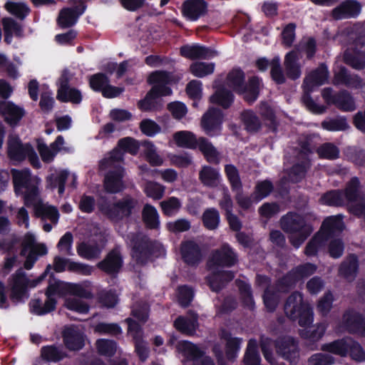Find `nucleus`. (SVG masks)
<instances>
[{"mask_svg": "<svg viewBox=\"0 0 365 365\" xmlns=\"http://www.w3.org/2000/svg\"><path fill=\"white\" fill-rule=\"evenodd\" d=\"M123 153L118 149H114L109 156L103 159L99 164L101 170H108L104 178V188L110 193H118L125 189L123 178L125 170L121 166Z\"/></svg>", "mask_w": 365, "mask_h": 365, "instance_id": "obj_1", "label": "nucleus"}, {"mask_svg": "<svg viewBox=\"0 0 365 365\" xmlns=\"http://www.w3.org/2000/svg\"><path fill=\"white\" fill-rule=\"evenodd\" d=\"M52 267L48 264L43 273L37 279H29L22 268L18 269L8 279L9 299L14 305L25 303L29 297V287H35L48 274Z\"/></svg>", "mask_w": 365, "mask_h": 365, "instance_id": "obj_2", "label": "nucleus"}, {"mask_svg": "<svg viewBox=\"0 0 365 365\" xmlns=\"http://www.w3.org/2000/svg\"><path fill=\"white\" fill-rule=\"evenodd\" d=\"M12 177L15 194L22 196L25 206L34 205L39 195L40 179L33 176L29 169H14Z\"/></svg>", "mask_w": 365, "mask_h": 365, "instance_id": "obj_3", "label": "nucleus"}, {"mask_svg": "<svg viewBox=\"0 0 365 365\" xmlns=\"http://www.w3.org/2000/svg\"><path fill=\"white\" fill-rule=\"evenodd\" d=\"M172 80L173 76L168 72L158 71L151 73L148 81L153 87L145 98L138 102L140 109L144 111L151 110L155 108V98L170 95L172 91L168 86Z\"/></svg>", "mask_w": 365, "mask_h": 365, "instance_id": "obj_4", "label": "nucleus"}, {"mask_svg": "<svg viewBox=\"0 0 365 365\" xmlns=\"http://www.w3.org/2000/svg\"><path fill=\"white\" fill-rule=\"evenodd\" d=\"M284 310L286 316L292 321H297L301 327H309L314 322L312 307L299 292H294L287 297Z\"/></svg>", "mask_w": 365, "mask_h": 365, "instance_id": "obj_5", "label": "nucleus"}, {"mask_svg": "<svg viewBox=\"0 0 365 365\" xmlns=\"http://www.w3.org/2000/svg\"><path fill=\"white\" fill-rule=\"evenodd\" d=\"M225 83L234 91L243 94L245 100L248 103H253L258 97L259 78L255 76L251 78L247 86L245 73L240 68H233L228 73Z\"/></svg>", "mask_w": 365, "mask_h": 365, "instance_id": "obj_6", "label": "nucleus"}, {"mask_svg": "<svg viewBox=\"0 0 365 365\" xmlns=\"http://www.w3.org/2000/svg\"><path fill=\"white\" fill-rule=\"evenodd\" d=\"M281 226L284 232L289 234V242L296 248H299L313 231L303 217L292 212L281 219Z\"/></svg>", "mask_w": 365, "mask_h": 365, "instance_id": "obj_7", "label": "nucleus"}, {"mask_svg": "<svg viewBox=\"0 0 365 365\" xmlns=\"http://www.w3.org/2000/svg\"><path fill=\"white\" fill-rule=\"evenodd\" d=\"M359 181L357 178H353L348 183L344 192L339 190L330 191L324 194L320 199L322 204L329 206H340L346 202H350V210L358 205L365 207V205L360 201L359 192Z\"/></svg>", "mask_w": 365, "mask_h": 365, "instance_id": "obj_8", "label": "nucleus"}, {"mask_svg": "<svg viewBox=\"0 0 365 365\" xmlns=\"http://www.w3.org/2000/svg\"><path fill=\"white\" fill-rule=\"evenodd\" d=\"M99 210L110 220L118 221L128 217L138 209V201L131 195H126L112 204L102 199L98 203Z\"/></svg>", "mask_w": 365, "mask_h": 365, "instance_id": "obj_9", "label": "nucleus"}, {"mask_svg": "<svg viewBox=\"0 0 365 365\" xmlns=\"http://www.w3.org/2000/svg\"><path fill=\"white\" fill-rule=\"evenodd\" d=\"M328 78L329 72L327 68L324 65H321L315 71L308 74L304 80V94L302 97V101L306 107L314 113H323L326 110V107L317 104L309 96V93L314 87L325 83Z\"/></svg>", "mask_w": 365, "mask_h": 365, "instance_id": "obj_10", "label": "nucleus"}, {"mask_svg": "<svg viewBox=\"0 0 365 365\" xmlns=\"http://www.w3.org/2000/svg\"><path fill=\"white\" fill-rule=\"evenodd\" d=\"M46 299L43 304L41 299H32L29 302L30 311L32 314L42 316L47 314L56 308L57 300L54 297L56 295H64L63 283L49 284L45 291Z\"/></svg>", "mask_w": 365, "mask_h": 365, "instance_id": "obj_11", "label": "nucleus"}, {"mask_svg": "<svg viewBox=\"0 0 365 365\" xmlns=\"http://www.w3.org/2000/svg\"><path fill=\"white\" fill-rule=\"evenodd\" d=\"M335 331L339 334L348 332L365 336V322L362 315L353 309L345 310L335 327Z\"/></svg>", "mask_w": 365, "mask_h": 365, "instance_id": "obj_12", "label": "nucleus"}, {"mask_svg": "<svg viewBox=\"0 0 365 365\" xmlns=\"http://www.w3.org/2000/svg\"><path fill=\"white\" fill-rule=\"evenodd\" d=\"M129 244L132 247V257L139 264L148 262L153 253L154 245L147 236L141 234H130L128 236Z\"/></svg>", "mask_w": 365, "mask_h": 365, "instance_id": "obj_13", "label": "nucleus"}, {"mask_svg": "<svg viewBox=\"0 0 365 365\" xmlns=\"http://www.w3.org/2000/svg\"><path fill=\"white\" fill-rule=\"evenodd\" d=\"M71 78L70 72L66 69L63 70L57 82L56 98L62 103L78 104L82 101V96L78 89L70 86Z\"/></svg>", "mask_w": 365, "mask_h": 365, "instance_id": "obj_14", "label": "nucleus"}, {"mask_svg": "<svg viewBox=\"0 0 365 365\" xmlns=\"http://www.w3.org/2000/svg\"><path fill=\"white\" fill-rule=\"evenodd\" d=\"M365 36H359L345 51L344 62L356 70L365 68Z\"/></svg>", "mask_w": 365, "mask_h": 365, "instance_id": "obj_15", "label": "nucleus"}, {"mask_svg": "<svg viewBox=\"0 0 365 365\" xmlns=\"http://www.w3.org/2000/svg\"><path fill=\"white\" fill-rule=\"evenodd\" d=\"M73 5L71 7L62 9L57 18V24L61 29L72 27L78 19L86 11L87 6L83 0H71Z\"/></svg>", "mask_w": 365, "mask_h": 365, "instance_id": "obj_16", "label": "nucleus"}, {"mask_svg": "<svg viewBox=\"0 0 365 365\" xmlns=\"http://www.w3.org/2000/svg\"><path fill=\"white\" fill-rule=\"evenodd\" d=\"M237 262V255L227 243L212 251L208 261V267L214 270L217 267H230Z\"/></svg>", "mask_w": 365, "mask_h": 365, "instance_id": "obj_17", "label": "nucleus"}, {"mask_svg": "<svg viewBox=\"0 0 365 365\" xmlns=\"http://www.w3.org/2000/svg\"><path fill=\"white\" fill-rule=\"evenodd\" d=\"M316 270L317 266L311 263H306L297 267L284 277L280 279L277 284L279 291L287 292L294 286L297 280L313 274Z\"/></svg>", "mask_w": 365, "mask_h": 365, "instance_id": "obj_18", "label": "nucleus"}, {"mask_svg": "<svg viewBox=\"0 0 365 365\" xmlns=\"http://www.w3.org/2000/svg\"><path fill=\"white\" fill-rule=\"evenodd\" d=\"M280 279L277 282L275 286H270V280L268 277L263 275H257L256 284L262 289H264L263 295V300L266 308L269 312H273L277 307L279 302V294L283 292L279 291L278 282Z\"/></svg>", "mask_w": 365, "mask_h": 365, "instance_id": "obj_19", "label": "nucleus"}, {"mask_svg": "<svg viewBox=\"0 0 365 365\" xmlns=\"http://www.w3.org/2000/svg\"><path fill=\"white\" fill-rule=\"evenodd\" d=\"M222 122V113L218 108H210L202 116L201 126L205 133L215 136L220 133Z\"/></svg>", "mask_w": 365, "mask_h": 365, "instance_id": "obj_20", "label": "nucleus"}, {"mask_svg": "<svg viewBox=\"0 0 365 365\" xmlns=\"http://www.w3.org/2000/svg\"><path fill=\"white\" fill-rule=\"evenodd\" d=\"M62 338L66 348L70 351H79L85 345L83 332L73 325L66 327L63 329Z\"/></svg>", "mask_w": 365, "mask_h": 365, "instance_id": "obj_21", "label": "nucleus"}, {"mask_svg": "<svg viewBox=\"0 0 365 365\" xmlns=\"http://www.w3.org/2000/svg\"><path fill=\"white\" fill-rule=\"evenodd\" d=\"M276 349L280 356L291 363H296L299 359V353L297 343L290 336L277 340Z\"/></svg>", "mask_w": 365, "mask_h": 365, "instance_id": "obj_22", "label": "nucleus"}, {"mask_svg": "<svg viewBox=\"0 0 365 365\" xmlns=\"http://www.w3.org/2000/svg\"><path fill=\"white\" fill-rule=\"evenodd\" d=\"M125 322L128 324V334L135 341V351L142 361H145L148 356V348L143 340V331L140 326L130 318H127Z\"/></svg>", "mask_w": 365, "mask_h": 365, "instance_id": "obj_23", "label": "nucleus"}, {"mask_svg": "<svg viewBox=\"0 0 365 365\" xmlns=\"http://www.w3.org/2000/svg\"><path fill=\"white\" fill-rule=\"evenodd\" d=\"M93 89L101 92L104 97L108 98H115L124 91L123 88L111 86L107 76L102 73L93 76Z\"/></svg>", "mask_w": 365, "mask_h": 365, "instance_id": "obj_24", "label": "nucleus"}, {"mask_svg": "<svg viewBox=\"0 0 365 365\" xmlns=\"http://www.w3.org/2000/svg\"><path fill=\"white\" fill-rule=\"evenodd\" d=\"M361 5L354 0H346L332 10V17L336 20L357 17L361 13Z\"/></svg>", "mask_w": 365, "mask_h": 365, "instance_id": "obj_25", "label": "nucleus"}, {"mask_svg": "<svg viewBox=\"0 0 365 365\" xmlns=\"http://www.w3.org/2000/svg\"><path fill=\"white\" fill-rule=\"evenodd\" d=\"M30 143L23 144L18 135H10L7 141V154L12 160L21 162L26 158Z\"/></svg>", "mask_w": 365, "mask_h": 365, "instance_id": "obj_26", "label": "nucleus"}, {"mask_svg": "<svg viewBox=\"0 0 365 365\" xmlns=\"http://www.w3.org/2000/svg\"><path fill=\"white\" fill-rule=\"evenodd\" d=\"M302 58L299 49H294L287 53L284 59L286 76L292 79H298L302 74V66L299 61Z\"/></svg>", "mask_w": 365, "mask_h": 365, "instance_id": "obj_27", "label": "nucleus"}, {"mask_svg": "<svg viewBox=\"0 0 365 365\" xmlns=\"http://www.w3.org/2000/svg\"><path fill=\"white\" fill-rule=\"evenodd\" d=\"M311 152L312 149L308 145L302 147L299 154V159L302 160L301 163L294 165L288 174L290 181L297 182L304 177L307 169L309 166L308 155Z\"/></svg>", "mask_w": 365, "mask_h": 365, "instance_id": "obj_28", "label": "nucleus"}, {"mask_svg": "<svg viewBox=\"0 0 365 365\" xmlns=\"http://www.w3.org/2000/svg\"><path fill=\"white\" fill-rule=\"evenodd\" d=\"M0 113L11 126L16 125L24 115V110L11 101H0Z\"/></svg>", "mask_w": 365, "mask_h": 365, "instance_id": "obj_29", "label": "nucleus"}, {"mask_svg": "<svg viewBox=\"0 0 365 365\" xmlns=\"http://www.w3.org/2000/svg\"><path fill=\"white\" fill-rule=\"evenodd\" d=\"M206 9L203 0H187L182 5V14L187 19L196 21L206 13Z\"/></svg>", "mask_w": 365, "mask_h": 365, "instance_id": "obj_30", "label": "nucleus"}, {"mask_svg": "<svg viewBox=\"0 0 365 365\" xmlns=\"http://www.w3.org/2000/svg\"><path fill=\"white\" fill-rule=\"evenodd\" d=\"M182 56L190 59H207L217 55V52L200 45H186L180 48Z\"/></svg>", "mask_w": 365, "mask_h": 365, "instance_id": "obj_31", "label": "nucleus"}, {"mask_svg": "<svg viewBox=\"0 0 365 365\" xmlns=\"http://www.w3.org/2000/svg\"><path fill=\"white\" fill-rule=\"evenodd\" d=\"M122 264L123 260L120 252L113 250L103 261L98 264V267L108 274H115L119 272Z\"/></svg>", "mask_w": 365, "mask_h": 365, "instance_id": "obj_32", "label": "nucleus"}, {"mask_svg": "<svg viewBox=\"0 0 365 365\" xmlns=\"http://www.w3.org/2000/svg\"><path fill=\"white\" fill-rule=\"evenodd\" d=\"M344 229V223L340 215L330 216L325 219L319 232H322V235L327 240Z\"/></svg>", "mask_w": 365, "mask_h": 365, "instance_id": "obj_33", "label": "nucleus"}, {"mask_svg": "<svg viewBox=\"0 0 365 365\" xmlns=\"http://www.w3.org/2000/svg\"><path fill=\"white\" fill-rule=\"evenodd\" d=\"M350 342H351V337H344L343 339L323 344L321 349L324 351L344 357L349 354Z\"/></svg>", "mask_w": 365, "mask_h": 365, "instance_id": "obj_34", "label": "nucleus"}, {"mask_svg": "<svg viewBox=\"0 0 365 365\" xmlns=\"http://www.w3.org/2000/svg\"><path fill=\"white\" fill-rule=\"evenodd\" d=\"M33 206L34 215L36 217L43 220H49L54 225L58 223L60 215L55 206L46 205L42 203H35Z\"/></svg>", "mask_w": 365, "mask_h": 365, "instance_id": "obj_35", "label": "nucleus"}, {"mask_svg": "<svg viewBox=\"0 0 365 365\" xmlns=\"http://www.w3.org/2000/svg\"><path fill=\"white\" fill-rule=\"evenodd\" d=\"M181 254L185 262L189 264H195L201 259L200 247L192 241H187L182 244Z\"/></svg>", "mask_w": 365, "mask_h": 365, "instance_id": "obj_36", "label": "nucleus"}, {"mask_svg": "<svg viewBox=\"0 0 365 365\" xmlns=\"http://www.w3.org/2000/svg\"><path fill=\"white\" fill-rule=\"evenodd\" d=\"M189 317H179L175 321V327L180 332L192 335L195 333L197 326V317L194 313H189Z\"/></svg>", "mask_w": 365, "mask_h": 365, "instance_id": "obj_37", "label": "nucleus"}, {"mask_svg": "<svg viewBox=\"0 0 365 365\" xmlns=\"http://www.w3.org/2000/svg\"><path fill=\"white\" fill-rule=\"evenodd\" d=\"M358 269V260L355 255H351L341 264L339 269L340 276L347 281H352L356 276Z\"/></svg>", "mask_w": 365, "mask_h": 365, "instance_id": "obj_38", "label": "nucleus"}, {"mask_svg": "<svg viewBox=\"0 0 365 365\" xmlns=\"http://www.w3.org/2000/svg\"><path fill=\"white\" fill-rule=\"evenodd\" d=\"M234 278V273L230 271L213 272L207 277L209 285L212 291L218 292L225 284Z\"/></svg>", "mask_w": 365, "mask_h": 365, "instance_id": "obj_39", "label": "nucleus"}, {"mask_svg": "<svg viewBox=\"0 0 365 365\" xmlns=\"http://www.w3.org/2000/svg\"><path fill=\"white\" fill-rule=\"evenodd\" d=\"M197 148L203 153L208 162L215 164L219 163L220 153L209 140L204 137L199 138Z\"/></svg>", "mask_w": 365, "mask_h": 365, "instance_id": "obj_40", "label": "nucleus"}, {"mask_svg": "<svg viewBox=\"0 0 365 365\" xmlns=\"http://www.w3.org/2000/svg\"><path fill=\"white\" fill-rule=\"evenodd\" d=\"M69 173L67 170H61L58 174H51L46 178V187L52 190L58 188L59 195L65 192V185Z\"/></svg>", "mask_w": 365, "mask_h": 365, "instance_id": "obj_41", "label": "nucleus"}, {"mask_svg": "<svg viewBox=\"0 0 365 365\" xmlns=\"http://www.w3.org/2000/svg\"><path fill=\"white\" fill-rule=\"evenodd\" d=\"M240 118L245 129L250 133H256L262 128L261 120L256 113L251 110L242 111Z\"/></svg>", "mask_w": 365, "mask_h": 365, "instance_id": "obj_42", "label": "nucleus"}, {"mask_svg": "<svg viewBox=\"0 0 365 365\" xmlns=\"http://www.w3.org/2000/svg\"><path fill=\"white\" fill-rule=\"evenodd\" d=\"M41 356L48 362H58L68 357V354L55 344L43 346L41 349Z\"/></svg>", "mask_w": 365, "mask_h": 365, "instance_id": "obj_43", "label": "nucleus"}, {"mask_svg": "<svg viewBox=\"0 0 365 365\" xmlns=\"http://www.w3.org/2000/svg\"><path fill=\"white\" fill-rule=\"evenodd\" d=\"M199 179L204 185L214 187L220 184V175L217 170L204 166L199 173Z\"/></svg>", "mask_w": 365, "mask_h": 365, "instance_id": "obj_44", "label": "nucleus"}, {"mask_svg": "<svg viewBox=\"0 0 365 365\" xmlns=\"http://www.w3.org/2000/svg\"><path fill=\"white\" fill-rule=\"evenodd\" d=\"M173 140L178 146L187 148H196L198 139L191 132L187 130L178 131L174 133Z\"/></svg>", "mask_w": 365, "mask_h": 365, "instance_id": "obj_45", "label": "nucleus"}, {"mask_svg": "<svg viewBox=\"0 0 365 365\" xmlns=\"http://www.w3.org/2000/svg\"><path fill=\"white\" fill-rule=\"evenodd\" d=\"M221 337L226 341V357L228 360H232L236 357L242 340L240 338L232 337L225 331L222 332Z\"/></svg>", "mask_w": 365, "mask_h": 365, "instance_id": "obj_46", "label": "nucleus"}, {"mask_svg": "<svg viewBox=\"0 0 365 365\" xmlns=\"http://www.w3.org/2000/svg\"><path fill=\"white\" fill-rule=\"evenodd\" d=\"M334 105L344 112H351L356 109L354 100L346 91H342L336 93V98Z\"/></svg>", "mask_w": 365, "mask_h": 365, "instance_id": "obj_47", "label": "nucleus"}, {"mask_svg": "<svg viewBox=\"0 0 365 365\" xmlns=\"http://www.w3.org/2000/svg\"><path fill=\"white\" fill-rule=\"evenodd\" d=\"M328 240L322 235V232H318L307 245L304 254L308 256H315L318 251L323 248Z\"/></svg>", "mask_w": 365, "mask_h": 365, "instance_id": "obj_48", "label": "nucleus"}, {"mask_svg": "<svg viewBox=\"0 0 365 365\" xmlns=\"http://www.w3.org/2000/svg\"><path fill=\"white\" fill-rule=\"evenodd\" d=\"M143 191L147 197L158 200L164 196L165 187L157 182L148 180L144 185Z\"/></svg>", "mask_w": 365, "mask_h": 365, "instance_id": "obj_49", "label": "nucleus"}, {"mask_svg": "<svg viewBox=\"0 0 365 365\" xmlns=\"http://www.w3.org/2000/svg\"><path fill=\"white\" fill-rule=\"evenodd\" d=\"M300 330V335L302 338L309 339L313 341H319L324 336L327 324L325 322L317 324L312 330H307V327Z\"/></svg>", "mask_w": 365, "mask_h": 365, "instance_id": "obj_50", "label": "nucleus"}, {"mask_svg": "<svg viewBox=\"0 0 365 365\" xmlns=\"http://www.w3.org/2000/svg\"><path fill=\"white\" fill-rule=\"evenodd\" d=\"M178 349L182 352L187 358L195 361L203 355L202 351L196 345L187 341H182L178 343Z\"/></svg>", "mask_w": 365, "mask_h": 365, "instance_id": "obj_51", "label": "nucleus"}, {"mask_svg": "<svg viewBox=\"0 0 365 365\" xmlns=\"http://www.w3.org/2000/svg\"><path fill=\"white\" fill-rule=\"evenodd\" d=\"M259 361L260 358L257 351V342L255 339H251L248 341L244 356V363L245 365H259Z\"/></svg>", "mask_w": 365, "mask_h": 365, "instance_id": "obj_52", "label": "nucleus"}, {"mask_svg": "<svg viewBox=\"0 0 365 365\" xmlns=\"http://www.w3.org/2000/svg\"><path fill=\"white\" fill-rule=\"evenodd\" d=\"M96 347L99 354L112 356L116 353L118 345L113 340L101 339L96 341Z\"/></svg>", "mask_w": 365, "mask_h": 365, "instance_id": "obj_53", "label": "nucleus"}, {"mask_svg": "<svg viewBox=\"0 0 365 365\" xmlns=\"http://www.w3.org/2000/svg\"><path fill=\"white\" fill-rule=\"evenodd\" d=\"M143 218L146 225L155 229L159 226L160 221L157 210L150 205H145L143 210Z\"/></svg>", "mask_w": 365, "mask_h": 365, "instance_id": "obj_54", "label": "nucleus"}, {"mask_svg": "<svg viewBox=\"0 0 365 365\" xmlns=\"http://www.w3.org/2000/svg\"><path fill=\"white\" fill-rule=\"evenodd\" d=\"M64 295H72L84 299L91 298V292L86 290L81 285L71 282L63 283Z\"/></svg>", "mask_w": 365, "mask_h": 365, "instance_id": "obj_55", "label": "nucleus"}, {"mask_svg": "<svg viewBox=\"0 0 365 365\" xmlns=\"http://www.w3.org/2000/svg\"><path fill=\"white\" fill-rule=\"evenodd\" d=\"M163 212L167 216H173L178 212L182 202L176 197H170L160 203Z\"/></svg>", "mask_w": 365, "mask_h": 365, "instance_id": "obj_56", "label": "nucleus"}, {"mask_svg": "<svg viewBox=\"0 0 365 365\" xmlns=\"http://www.w3.org/2000/svg\"><path fill=\"white\" fill-rule=\"evenodd\" d=\"M5 9L20 20H24L29 14L30 9L24 3L8 1Z\"/></svg>", "mask_w": 365, "mask_h": 365, "instance_id": "obj_57", "label": "nucleus"}, {"mask_svg": "<svg viewBox=\"0 0 365 365\" xmlns=\"http://www.w3.org/2000/svg\"><path fill=\"white\" fill-rule=\"evenodd\" d=\"M190 72L198 78H203L212 74L215 70V63L205 62H195L190 65Z\"/></svg>", "mask_w": 365, "mask_h": 365, "instance_id": "obj_58", "label": "nucleus"}, {"mask_svg": "<svg viewBox=\"0 0 365 365\" xmlns=\"http://www.w3.org/2000/svg\"><path fill=\"white\" fill-rule=\"evenodd\" d=\"M210 101L227 108L233 101V94L228 90L220 89L210 97Z\"/></svg>", "mask_w": 365, "mask_h": 365, "instance_id": "obj_59", "label": "nucleus"}, {"mask_svg": "<svg viewBox=\"0 0 365 365\" xmlns=\"http://www.w3.org/2000/svg\"><path fill=\"white\" fill-rule=\"evenodd\" d=\"M204 225L209 230H215L220 222V215L215 208H210L205 211L202 215Z\"/></svg>", "mask_w": 365, "mask_h": 365, "instance_id": "obj_60", "label": "nucleus"}, {"mask_svg": "<svg viewBox=\"0 0 365 365\" xmlns=\"http://www.w3.org/2000/svg\"><path fill=\"white\" fill-rule=\"evenodd\" d=\"M259 110L264 123L274 130L276 120L273 109L267 103L262 102L259 104Z\"/></svg>", "mask_w": 365, "mask_h": 365, "instance_id": "obj_61", "label": "nucleus"}, {"mask_svg": "<svg viewBox=\"0 0 365 365\" xmlns=\"http://www.w3.org/2000/svg\"><path fill=\"white\" fill-rule=\"evenodd\" d=\"M334 301L333 294L330 292L324 294L319 299L317 304V311L323 317L327 316L332 308Z\"/></svg>", "mask_w": 365, "mask_h": 365, "instance_id": "obj_62", "label": "nucleus"}, {"mask_svg": "<svg viewBox=\"0 0 365 365\" xmlns=\"http://www.w3.org/2000/svg\"><path fill=\"white\" fill-rule=\"evenodd\" d=\"M145 154L147 160L153 166H160L163 164V158L157 153L155 146L150 142H145Z\"/></svg>", "mask_w": 365, "mask_h": 365, "instance_id": "obj_63", "label": "nucleus"}, {"mask_svg": "<svg viewBox=\"0 0 365 365\" xmlns=\"http://www.w3.org/2000/svg\"><path fill=\"white\" fill-rule=\"evenodd\" d=\"M324 129L329 131H341L349 128L346 120L344 118H339L324 120L322 123Z\"/></svg>", "mask_w": 365, "mask_h": 365, "instance_id": "obj_64", "label": "nucleus"}]
</instances>
